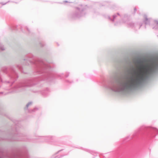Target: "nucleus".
I'll use <instances>...</instances> for the list:
<instances>
[{
  "label": "nucleus",
  "mask_w": 158,
  "mask_h": 158,
  "mask_svg": "<svg viewBox=\"0 0 158 158\" xmlns=\"http://www.w3.org/2000/svg\"><path fill=\"white\" fill-rule=\"evenodd\" d=\"M152 64H147L143 65V63L140 62V65L137 67V69L134 73L133 75L131 77L129 83L131 85H134L143 79L153 69Z\"/></svg>",
  "instance_id": "nucleus-1"
}]
</instances>
